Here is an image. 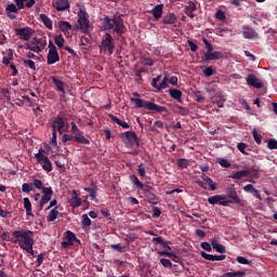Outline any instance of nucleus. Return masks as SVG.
Masks as SVG:
<instances>
[{
  "instance_id": "1",
  "label": "nucleus",
  "mask_w": 277,
  "mask_h": 277,
  "mask_svg": "<svg viewBox=\"0 0 277 277\" xmlns=\"http://www.w3.org/2000/svg\"><path fill=\"white\" fill-rule=\"evenodd\" d=\"M13 237L17 239L22 250H25L28 254H34V232L29 229L15 230Z\"/></svg>"
},
{
  "instance_id": "2",
  "label": "nucleus",
  "mask_w": 277,
  "mask_h": 277,
  "mask_svg": "<svg viewBox=\"0 0 277 277\" xmlns=\"http://www.w3.org/2000/svg\"><path fill=\"white\" fill-rule=\"evenodd\" d=\"M102 21L105 31H111L113 29L118 38L122 37L127 31L124 21L120 15H115L113 18L106 15Z\"/></svg>"
},
{
  "instance_id": "3",
  "label": "nucleus",
  "mask_w": 277,
  "mask_h": 277,
  "mask_svg": "<svg viewBox=\"0 0 277 277\" xmlns=\"http://www.w3.org/2000/svg\"><path fill=\"white\" fill-rule=\"evenodd\" d=\"M131 102L134 103L135 107L144 109H148L149 111H158V114H161L163 111H168L166 106H159L150 101H143L141 98L131 97Z\"/></svg>"
},
{
  "instance_id": "4",
  "label": "nucleus",
  "mask_w": 277,
  "mask_h": 277,
  "mask_svg": "<svg viewBox=\"0 0 277 277\" xmlns=\"http://www.w3.org/2000/svg\"><path fill=\"white\" fill-rule=\"evenodd\" d=\"M14 3H9L5 6V14L10 21H15L16 14H18L19 10H25V2L27 0H14Z\"/></svg>"
},
{
  "instance_id": "5",
  "label": "nucleus",
  "mask_w": 277,
  "mask_h": 277,
  "mask_svg": "<svg viewBox=\"0 0 277 277\" xmlns=\"http://www.w3.org/2000/svg\"><path fill=\"white\" fill-rule=\"evenodd\" d=\"M116 47V41L114 40V37H111V34L106 32L102 37L100 49L103 53H107L108 55H114V49Z\"/></svg>"
},
{
  "instance_id": "6",
  "label": "nucleus",
  "mask_w": 277,
  "mask_h": 277,
  "mask_svg": "<svg viewBox=\"0 0 277 277\" xmlns=\"http://www.w3.org/2000/svg\"><path fill=\"white\" fill-rule=\"evenodd\" d=\"M120 137L126 145V148H133L134 146H140V140H137V134L133 131H126L120 134Z\"/></svg>"
},
{
  "instance_id": "7",
  "label": "nucleus",
  "mask_w": 277,
  "mask_h": 277,
  "mask_svg": "<svg viewBox=\"0 0 277 277\" xmlns=\"http://www.w3.org/2000/svg\"><path fill=\"white\" fill-rule=\"evenodd\" d=\"M78 25L82 34H88L90 30V21L88 19V13H85V8L80 9V13H78Z\"/></svg>"
},
{
  "instance_id": "8",
  "label": "nucleus",
  "mask_w": 277,
  "mask_h": 277,
  "mask_svg": "<svg viewBox=\"0 0 277 277\" xmlns=\"http://www.w3.org/2000/svg\"><path fill=\"white\" fill-rule=\"evenodd\" d=\"M160 81H161V75L151 79V87H154L155 90H157V92H161L162 90H166L168 88V81H170V78L166 74L162 81L161 82Z\"/></svg>"
},
{
  "instance_id": "9",
  "label": "nucleus",
  "mask_w": 277,
  "mask_h": 277,
  "mask_svg": "<svg viewBox=\"0 0 277 277\" xmlns=\"http://www.w3.org/2000/svg\"><path fill=\"white\" fill-rule=\"evenodd\" d=\"M42 196L39 201V211H42L44 209V205H49L51 202V198H53V188L52 187H44L41 189Z\"/></svg>"
},
{
  "instance_id": "10",
  "label": "nucleus",
  "mask_w": 277,
  "mask_h": 277,
  "mask_svg": "<svg viewBox=\"0 0 277 277\" xmlns=\"http://www.w3.org/2000/svg\"><path fill=\"white\" fill-rule=\"evenodd\" d=\"M71 133L75 137V142H77L78 144H90V140L83 136V133L81 132V130H79L75 121L71 122Z\"/></svg>"
},
{
  "instance_id": "11",
  "label": "nucleus",
  "mask_w": 277,
  "mask_h": 277,
  "mask_svg": "<svg viewBox=\"0 0 277 277\" xmlns=\"http://www.w3.org/2000/svg\"><path fill=\"white\" fill-rule=\"evenodd\" d=\"M75 241L77 243H81V240H79L77 238V236L75 235V233H72L71 230H67L66 232V236H65V240L63 242H61L62 248L66 249V248H70V246H75Z\"/></svg>"
},
{
  "instance_id": "12",
  "label": "nucleus",
  "mask_w": 277,
  "mask_h": 277,
  "mask_svg": "<svg viewBox=\"0 0 277 277\" xmlns=\"http://www.w3.org/2000/svg\"><path fill=\"white\" fill-rule=\"evenodd\" d=\"M226 200L229 202V206L238 205L239 207H243V202L241 201V198H239V195H237L235 186H232L228 195L226 196Z\"/></svg>"
},
{
  "instance_id": "13",
  "label": "nucleus",
  "mask_w": 277,
  "mask_h": 277,
  "mask_svg": "<svg viewBox=\"0 0 277 277\" xmlns=\"http://www.w3.org/2000/svg\"><path fill=\"white\" fill-rule=\"evenodd\" d=\"M209 205H221L222 207H229V202L226 199V195H214L208 198Z\"/></svg>"
},
{
  "instance_id": "14",
  "label": "nucleus",
  "mask_w": 277,
  "mask_h": 277,
  "mask_svg": "<svg viewBox=\"0 0 277 277\" xmlns=\"http://www.w3.org/2000/svg\"><path fill=\"white\" fill-rule=\"evenodd\" d=\"M15 34L21 38V40H25L27 42L31 39L34 30L29 27L15 28Z\"/></svg>"
},
{
  "instance_id": "15",
  "label": "nucleus",
  "mask_w": 277,
  "mask_h": 277,
  "mask_svg": "<svg viewBox=\"0 0 277 277\" xmlns=\"http://www.w3.org/2000/svg\"><path fill=\"white\" fill-rule=\"evenodd\" d=\"M130 182L134 184L136 189H143V192H145L146 194H151L150 192L153 189V186H144V184L140 181V179H137L136 175H130Z\"/></svg>"
},
{
  "instance_id": "16",
  "label": "nucleus",
  "mask_w": 277,
  "mask_h": 277,
  "mask_svg": "<svg viewBox=\"0 0 277 277\" xmlns=\"http://www.w3.org/2000/svg\"><path fill=\"white\" fill-rule=\"evenodd\" d=\"M246 80H247L248 85H251L252 88H258V89L263 88V81H261V79L256 78V76H254V74H249Z\"/></svg>"
},
{
  "instance_id": "17",
  "label": "nucleus",
  "mask_w": 277,
  "mask_h": 277,
  "mask_svg": "<svg viewBox=\"0 0 277 277\" xmlns=\"http://www.w3.org/2000/svg\"><path fill=\"white\" fill-rule=\"evenodd\" d=\"M65 127H66V122L64 121L63 117L58 116L54 119L53 124H52L53 131H55L56 133L58 131V133H61V135H62V133H63L62 131Z\"/></svg>"
},
{
  "instance_id": "18",
  "label": "nucleus",
  "mask_w": 277,
  "mask_h": 277,
  "mask_svg": "<svg viewBox=\"0 0 277 277\" xmlns=\"http://www.w3.org/2000/svg\"><path fill=\"white\" fill-rule=\"evenodd\" d=\"M52 83L56 90V92L61 93V96H65L66 95V89H64V82L60 79H57V77L53 76L52 78Z\"/></svg>"
},
{
  "instance_id": "19",
  "label": "nucleus",
  "mask_w": 277,
  "mask_h": 277,
  "mask_svg": "<svg viewBox=\"0 0 277 277\" xmlns=\"http://www.w3.org/2000/svg\"><path fill=\"white\" fill-rule=\"evenodd\" d=\"M47 60L48 66H53V64H57V62H60V53L57 52V50L49 51Z\"/></svg>"
},
{
  "instance_id": "20",
  "label": "nucleus",
  "mask_w": 277,
  "mask_h": 277,
  "mask_svg": "<svg viewBox=\"0 0 277 277\" xmlns=\"http://www.w3.org/2000/svg\"><path fill=\"white\" fill-rule=\"evenodd\" d=\"M222 52H205L202 56V62H213L215 60H221Z\"/></svg>"
},
{
  "instance_id": "21",
  "label": "nucleus",
  "mask_w": 277,
  "mask_h": 277,
  "mask_svg": "<svg viewBox=\"0 0 277 277\" xmlns=\"http://www.w3.org/2000/svg\"><path fill=\"white\" fill-rule=\"evenodd\" d=\"M242 36L247 40H252L254 38H259V34H256V30L251 27H248V26L242 28Z\"/></svg>"
},
{
  "instance_id": "22",
  "label": "nucleus",
  "mask_w": 277,
  "mask_h": 277,
  "mask_svg": "<svg viewBox=\"0 0 277 277\" xmlns=\"http://www.w3.org/2000/svg\"><path fill=\"white\" fill-rule=\"evenodd\" d=\"M38 163H40V166L42 167V169L45 172H52L53 170V164H51V160L49 159V157H41L39 158V160H37Z\"/></svg>"
},
{
  "instance_id": "23",
  "label": "nucleus",
  "mask_w": 277,
  "mask_h": 277,
  "mask_svg": "<svg viewBox=\"0 0 277 277\" xmlns=\"http://www.w3.org/2000/svg\"><path fill=\"white\" fill-rule=\"evenodd\" d=\"M69 205L70 207H72V209H78V207H81V198H79L77 190L71 192V198L69 199Z\"/></svg>"
},
{
  "instance_id": "24",
  "label": "nucleus",
  "mask_w": 277,
  "mask_h": 277,
  "mask_svg": "<svg viewBox=\"0 0 277 277\" xmlns=\"http://www.w3.org/2000/svg\"><path fill=\"white\" fill-rule=\"evenodd\" d=\"M53 5L57 10V12H65V10H68V8H70V2H68V0H56Z\"/></svg>"
},
{
  "instance_id": "25",
  "label": "nucleus",
  "mask_w": 277,
  "mask_h": 277,
  "mask_svg": "<svg viewBox=\"0 0 277 277\" xmlns=\"http://www.w3.org/2000/svg\"><path fill=\"white\" fill-rule=\"evenodd\" d=\"M196 10H197L196 3L189 1L185 6V14L189 16V18H195L196 14H194V12H196Z\"/></svg>"
},
{
  "instance_id": "26",
  "label": "nucleus",
  "mask_w": 277,
  "mask_h": 277,
  "mask_svg": "<svg viewBox=\"0 0 277 277\" xmlns=\"http://www.w3.org/2000/svg\"><path fill=\"white\" fill-rule=\"evenodd\" d=\"M169 95L171 98H174V101H177V103H183V92L179 89H170Z\"/></svg>"
},
{
  "instance_id": "27",
  "label": "nucleus",
  "mask_w": 277,
  "mask_h": 277,
  "mask_svg": "<svg viewBox=\"0 0 277 277\" xmlns=\"http://www.w3.org/2000/svg\"><path fill=\"white\" fill-rule=\"evenodd\" d=\"M213 103L217 105V107L222 108L224 107V103L226 102V97H224V94L222 92H216L214 97L212 98Z\"/></svg>"
},
{
  "instance_id": "28",
  "label": "nucleus",
  "mask_w": 277,
  "mask_h": 277,
  "mask_svg": "<svg viewBox=\"0 0 277 277\" xmlns=\"http://www.w3.org/2000/svg\"><path fill=\"white\" fill-rule=\"evenodd\" d=\"M151 14L156 21H159L163 16V4H158L151 9Z\"/></svg>"
},
{
  "instance_id": "29",
  "label": "nucleus",
  "mask_w": 277,
  "mask_h": 277,
  "mask_svg": "<svg viewBox=\"0 0 277 277\" xmlns=\"http://www.w3.org/2000/svg\"><path fill=\"white\" fill-rule=\"evenodd\" d=\"M163 25H174L176 23V15L174 13H169L162 18Z\"/></svg>"
},
{
  "instance_id": "30",
  "label": "nucleus",
  "mask_w": 277,
  "mask_h": 277,
  "mask_svg": "<svg viewBox=\"0 0 277 277\" xmlns=\"http://www.w3.org/2000/svg\"><path fill=\"white\" fill-rule=\"evenodd\" d=\"M108 118H110L111 122H116V124H119V127H122V129H129L130 127L126 121L120 120L114 114H108Z\"/></svg>"
},
{
  "instance_id": "31",
  "label": "nucleus",
  "mask_w": 277,
  "mask_h": 277,
  "mask_svg": "<svg viewBox=\"0 0 277 277\" xmlns=\"http://www.w3.org/2000/svg\"><path fill=\"white\" fill-rule=\"evenodd\" d=\"M40 21H42L48 29H53V21H51L47 14H40Z\"/></svg>"
},
{
  "instance_id": "32",
  "label": "nucleus",
  "mask_w": 277,
  "mask_h": 277,
  "mask_svg": "<svg viewBox=\"0 0 277 277\" xmlns=\"http://www.w3.org/2000/svg\"><path fill=\"white\" fill-rule=\"evenodd\" d=\"M32 44H35V47H37L38 49H40V51H44V47H47V41L38 38V37H35L32 39Z\"/></svg>"
},
{
  "instance_id": "33",
  "label": "nucleus",
  "mask_w": 277,
  "mask_h": 277,
  "mask_svg": "<svg viewBox=\"0 0 277 277\" xmlns=\"http://www.w3.org/2000/svg\"><path fill=\"white\" fill-rule=\"evenodd\" d=\"M246 171L248 172V176H251V179H259V167H251L246 169Z\"/></svg>"
},
{
  "instance_id": "34",
  "label": "nucleus",
  "mask_w": 277,
  "mask_h": 277,
  "mask_svg": "<svg viewBox=\"0 0 277 277\" xmlns=\"http://www.w3.org/2000/svg\"><path fill=\"white\" fill-rule=\"evenodd\" d=\"M201 179H202V181L208 183L211 192H215V189H217V187L215 186V183H213V180H211V177L207 176V174L203 173L201 175Z\"/></svg>"
},
{
  "instance_id": "35",
  "label": "nucleus",
  "mask_w": 277,
  "mask_h": 277,
  "mask_svg": "<svg viewBox=\"0 0 277 277\" xmlns=\"http://www.w3.org/2000/svg\"><path fill=\"white\" fill-rule=\"evenodd\" d=\"M58 215L60 211L57 210V208H53L48 214V222H55Z\"/></svg>"
},
{
  "instance_id": "36",
  "label": "nucleus",
  "mask_w": 277,
  "mask_h": 277,
  "mask_svg": "<svg viewBox=\"0 0 277 277\" xmlns=\"http://www.w3.org/2000/svg\"><path fill=\"white\" fill-rule=\"evenodd\" d=\"M246 273L238 271V272H230V273H225L221 277H245Z\"/></svg>"
},
{
  "instance_id": "37",
  "label": "nucleus",
  "mask_w": 277,
  "mask_h": 277,
  "mask_svg": "<svg viewBox=\"0 0 277 277\" xmlns=\"http://www.w3.org/2000/svg\"><path fill=\"white\" fill-rule=\"evenodd\" d=\"M146 198H147V202H149V205H157V202H159V198L156 197V195L153 193H148L146 195Z\"/></svg>"
},
{
  "instance_id": "38",
  "label": "nucleus",
  "mask_w": 277,
  "mask_h": 277,
  "mask_svg": "<svg viewBox=\"0 0 277 277\" xmlns=\"http://www.w3.org/2000/svg\"><path fill=\"white\" fill-rule=\"evenodd\" d=\"M54 42H55L56 47H58V49H62L64 47V42H66V40L64 39V37L62 35H57L54 38Z\"/></svg>"
},
{
  "instance_id": "39",
  "label": "nucleus",
  "mask_w": 277,
  "mask_h": 277,
  "mask_svg": "<svg viewBox=\"0 0 277 277\" xmlns=\"http://www.w3.org/2000/svg\"><path fill=\"white\" fill-rule=\"evenodd\" d=\"M58 27L61 31H69V29H72V26L70 25V23L64 22V21L58 23Z\"/></svg>"
},
{
  "instance_id": "40",
  "label": "nucleus",
  "mask_w": 277,
  "mask_h": 277,
  "mask_svg": "<svg viewBox=\"0 0 277 277\" xmlns=\"http://www.w3.org/2000/svg\"><path fill=\"white\" fill-rule=\"evenodd\" d=\"M243 176H248V171H246V169L241 171H237L236 173L230 175V179L239 180V179H243Z\"/></svg>"
},
{
  "instance_id": "41",
  "label": "nucleus",
  "mask_w": 277,
  "mask_h": 277,
  "mask_svg": "<svg viewBox=\"0 0 277 277\" xmlns=\"http://www.w3.org/2000/svg\"><path fill=\"white\" fill-rule=\"evenodd\" d=\"M92 226V220H90V216L88 214L82 215V228H88Z\"/></svg>"
},
{
  "instance_id": "42",
  "label": "nucleus",
  "mask_w": 277,
  "mask_h": 277,
  "mask_svg": "<svg viewBox=\"0 0 277 277\" xmlns=\"http://www.w3.org/2000/svg\"><path fill=\"white\" fill-rule=\"evenodd\" d=\"M22 192H24L25 194H31V192H34V184L24 183L22 185Z\"/></svg>"
},
{
  "instance_id": "43",
  "label": "nucleus",
  "mask_w": 277,
  "mask_h": 277,
  "mask_svg": "<svg viewBox=\"0 0 277 277\" xmlns=\"http://www.w3.org/2000/svg\"><path fill=\"white\" fill-rule=\"evenodd\" d=\"M253 140L256 144L261 145V143L263 142V135L259 134V132L256 131V129L253 130Z\"/></svg>"
},
{
  "instance_id": "44",
  "label": "nucleus",
  "mask_w": 277,
  "mask_h": 277,
  "mask_svg": "<svg viewBox=\"0 0 277 277\" xmlns=\"http://www.w3.org/2000/svg\"><path fill=\"white\" fill-rule=\"evenodd\" d=\"M267 148H268L269 150H277V141H276V138H271V140H268V142H267Z\"/></svg>"
},
{
  "instance_id": "45",
  "label": "nucleus",
  "mask_w": 277,
  "mask_h": 277,
  "mask_svg": "<svg viewBox=\"0 0 277 277\" xmlns=\"http://www.w3.org/2000/svg\"><path fill=\"white\" fill-rule=\"evenodd\" d=\"M32 187L36 189L42 190L44 187V184L39 179H35L32 181Z\"/></svg>"
},
{
  "instance_id": "46",
  "label": "nucleus",
  "mask_w": 277,
  "mask_h": 277,
  "mask_svg": "<svg viewBox=\"0 0 277 277\" xmlns=\"http://www.w3.org/2000/svg\"><path fill=\"white\" fill-rule=\"evenodd\" d=\"M237 148L242 155H249L247 151L248 145L246 143H238Z\"/></svg>"
},
{
  "instance_id": "47",
  "label": "nucleus",
  "mask_w": 277,
  "mask_h": 277,
  "mask_svg": "<svg viewBox=\"0 0 277 277\" xmlns=\"http://www.w3.org/2000/svg\"><path fill=\"white\" fill-rule=\"evenodd\" d=\"M177 166L182 169L188 168L189 167V161H187V159H185V158H180L177 160Z\"/></svg>"
},
{
  "instance_id": "48",
  "label": "nucleus",
  "mask_w": 277,
  "mask_h": 277,
  "mask_svg": "<svg viewBox=\"0 0 277 277\" xmlns=\"http://www.w3.org/2000/svg\"><path fill=\"white\" fill-rule=\"evenodd\" d=\"M202 72H203L205 77H213V75H215L213 67H206L202 70Z\"/></svg>"
},
{
  "instance_id": "49",
  "label": "nucleus",
  "mask_w": 277,
  "mask_h": 277,
  "mask_svg": "<svg viewBox=\"0 0 277 277\" xmlns=\"http://www.w3.org/2000/svg\"><path fill=\"white\" fill-rule=\"evenodd\" d=\"M213 250L219 252V254H226V247L224 245H216Z\"/></svg>"
},
{
  "instance_id": "50",
  "label": "nucleus",
  "mask_w": 277,
  "mask_h": 277,
  "mask_svg": "<svg viewBox=\"0 0 277 277\" xmlns=\"http://www.w3.org/2000/svg\"><path fill=\"white\" fill-rule=\"evenodd\" d=\"M215 18L217 21L224 22L226 21V14L222 10H219L215 14Z\"/></svg>"
},
{
  "instance_id": "51",
  "label": "nucleus",
  "mask_w": 277,
  "mask_h": 277,
  "mask_svg": "<svg viewBox=\"0 0 277 277\" xmlns=\"http://www.w3.org/2000/svg\"><path fill=\"white\" fill-rule=\"evenodd\" d=\"M24 65L28 66L31 70H36V63L31 60H24Z\"/></svg>"
},
{
  "instance_id": "52",
  "label": "nucleus",
  "mask_w": 277,
  "mask_h": 277,
  "mask_svg": "<svg viewBox=\"0 0 277 277\" xmlns=\"http://www.w3.org/2000/svg\"><path fill=\"white\" fill-rule=\"evenodd\" d=\"M157 129H163V121L161 120L155 121V127H151L149 130L157 132Z\"/></svg>"
},
{
  "instance_id": "53",
  "label": "nucleus",
  "mask_w": 277,
  "mask_h": 277,
  "mask_svg": "<svg viewBox=\"0 0 277 277\" xmlns=\"http://www.w3.org/2000/svg\"><path fill=\"white\" fill-rule=\"evenodd\" d=\"M217 162L220 166H222V168H230V162L227 159L220 158Z\"/></svg>"
},
{
  "instance_id": "54",
  "label": "nucleus",
  "mask_w": 277,
  "mask_h": 277,
  "mask_svg": "<svg viewBox=\"0 0 277 277\" xmlns=\"http://www.w3.org/2000/svg\"><path fill=\"white\" fill-rule=\"evenodd\" d=\"M160 263L161 265H163L164 267H172V261H170L169 259L166 258H161L160 259Z\"/></svg>"
},
{
  "instance_id": "55",
  "label": "nucleus",
  "mask_w": 277,
  "mask_h": 277,
  "mask_svg": "<svg viewBox=\"0 0 277 277\" xmlns=\"http://www.w3.org/2000/svg\"><path fill=\"white\" fill-rule=\"evenodd\" d=\"M237 261H238V263H240V265H250L251 264V262L248 259H246L245 256H238Z\"/></svg>"
},
{
  "instance_id": "56",
  "label": "nucleus",
  "mask_w": 277,
  "mask_h": 277,
  "mask_svg": "<svg viewBox=\"0 0 277 277\" xmlns=\"http://www.w3.org/2000/svg\"><path fill=\"white\" fill-rule=\"evenodd\" d=\"M24 209H25L26 211L31 210V201H30L29 198H27V197L24 198Z\"/></svg>"
},
{
  "instance_id": "57",
  "label": "nucleus",
  "mask_w": 277,
  "mask_h": 277,
  "mask_svg": "<svg viewBox=\"0 0 277 277\" xmlns=\"http://www.w3.org/2000/svg\"><path fill=\"white\" fill-rule=\"evenodd\" d=\"M187 43H188V47L190 48V51L193 53H196V51H198V45L194 41L188 40Z\"/></svg>"
},
{
  "instance_id": "58",
  "label": "nucleus",
  "mask_w": 277,
  "mask_h": 277,
  "mask_svg": "<svg viewBox=\"0 0 277 277\" xmlns=\"http://www.w3.org/2000/svg\"><path fill=\"white\" fill-rule=\"evenodd\" d=\"M109 248H111V250H117V252H124L120 243L110 245Z\"/></svg>"
},
{
  "instance_id": "59",
  "label": "nucleus",
  "mask_w": 277,
  "mask_h": 277,
  "mask_svg": "<svg viewBox=\"0 0 277 277\" xmlns=\"http://www.w3.org/2000/svg\"><path fill=\"white\" fill-rule=\"evenodd\" d=\"M203 43H205V47L207 49V53L213 52V45H211V43H209V40L203 39Z\"/></svg>"
},
{
  "instance_id": "60",
  "label": "nucleus",
  "mask_w": 277,
  "mask_h": 277,
  "mask_svg": "<svg viewBox=\"0 0 277 277\" xmlns=\"http://www.w3.org/2000/svg\"><path fill=\"white\" fill-rule=\"evenodd\" d=\"M200 254H201L202 259H206V261H213V254H209L205 251H201Z\"/></svg>"
},
{
  "instance_id": "61",
  "label": "nucleus",
  "mask_w": 277,
  "mask_h": 277,
  "mask_svg": "<svg viewBox=\"0 0 277 277\" xmlns=\"http://www.w3.org/2000/svg\"><path fill=\"white\" fill-rule=\"evenodd\" d=\"M243 189H245L248 194H252L256 188H254V185H252V184H247L246 186H243Z\"/></svg>"
},
{
  "instance_id": "62",
  "label": "nucleus",
  "mask_w": 277,
  "mask_h": 277,
  "mask_svg": "<svg viewBox=\"0 0 277 277\" xmlns=\"http://www.w3.org/2000/svg\"><path fill=\"white\" fill-rule=\"evenodd\" d=\"M201 248L207 252H211L213 250V248H211V245L209 242H201Z\"/></svg>"
},
{
  "instance_id": "63",
  "label": "nucleus",
  "mask_w": 277,
  "mask_h": 277,
  "mask_svg": "<svg viewBox=\"0 0 277 277\" xmlns=\"http://www.w3.org/2000/svg\"><path fill=\"white\" fill-rule=\"evenodd\" d=\"M143 64L145 66H154L155 65V61H153V58L146 57L143 60Z\"/></svg>"
},
{
  "instance_id": "64",
  "label": "nucleus",
  "mask_w": 277,
  "mask_h": 277,
  "mask_svg": "<svg viewBox=\"0 0 277 277\" xmlns=\"http://www.w3.org/2000/svg\"><path fill=\"white\" fill-rule=\"evenodd\" d=\"M159 215H161V209H159L158 207H154L153 208V217H159Z\"/></svg>"
}]
</instances>
